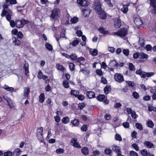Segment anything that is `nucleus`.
Returning <instances> with one entry per match:
<instances>
[{
	"mask_svg": "<svg viewBox=\"0 0 156 156\" xmlns=\"http://www.w3.org/2000/svg\"><path fill=\"white\" fill-rule=\"evenodd\" d=\"M71 145L74 146V147L80 148L81 146L79 144V143L77 142V139L76 138H74L72 139L71 142Z\"/></svg>",
	"mask_w": 156,
	"mask_h": 156,
	"instance_id": "nucleus-12",
	"label": "nucleus"
},
{
	"mask_svg": "<svg viewBox=\"0 0 156 156\" xmlns=\"http://www.w3.org/2000/svg\"><path fill=\"white\" fill-rule=\"evenodd\" d=\"M114 77L115 80L119 83H121L124 81L123 75L120 73H115Z\"/></svg>",
	"mask_w": 156,
	"mask_h": 156,
	"instance_id": "nucleus-6",
	"label": "nucleus"
},
{
	"mask_svg": "<svg viewBox=\"0 0 156 156\" xmlns=\"http://www.w3.org/2000/svg\"><path fill=\"white\" fill-rule=\"evenodd\" d=\"M82 131L83 132L86 131L87 130V127L86 125H83L81 128Z\"/></svg>",
	"mask_w": 156,
	"mask_h": 156,
	"instance_id": "nucleus-63",
	"label": "nucleus"
},
{
	"mask_svg": "<svg viewBox=\"0 0 156 156\" xmlns=\"http://www.w3.org/2000/svg\"><path fill=\"white\" fill-rule=\"evenodd\" d=\"M86 94L87 97L90 99L95 97V93L92 91H88L87 92Z\"/></svg>",
	"mask_w": 156,
	"mask_h": 156,
	"instance_id": "nucleus-19",
	"label": "nucleus"
},
{
	"mask_svg": "<svg viewBox=\"0 0 156 156\" xmlns=\"http://www.w3.org/2000/svg\"><path fill=\"white\" fill-rule=\"evenodd\" d=\"M129 154L130 156H138L137 153L133 151H130Z\"/></svg>",
	"mask_w": 156,
	"mask_h": 156,
	"instance_id": "nucleus-59",
	"label": "nucleus"
},
{
	"mask_svg": "<svg viewBox=\"0 0 156 156\" xmlns=\"http://www.w3.org/2000/svg\"><path fill=\"white\" fill-rule=\"evenodd\" d=\"M77 2L79 5L83 7L87 6L89 4L88 0H77Z\"/></svg>",
	"mask_w": 156,
	"mask_h": 156,
	"instance_id": "nucleus-8",
	"label": "nucleus"
},
{
	"mask_svg": "<svg viewBox=\"0 0 156 156\" xmlns=\"http://www.w3.org/2000/svg\"><path fill=\"white\" fill-rule=\"evenodd\" d=\"M94 8L97 13L98 12L102 10L101 8V4L100 2L98 1L95 2Z\"/></svg>",
	"mask_w": 156,
	"mask_h": 156,
	"instance_id": "nucleus-10",
	"label": "nucleus"
},
{
	"mask_svg": "<svg viewBox=\"0 0 156 156\" xmlns=\"http://www.w3.org/2000/svg\"><path fill=\"white\" fill-rule=\"evenodd\" d=\"M43 75V73L41 70H40L38 73L37 77L39 79H41V77Z\"/></svg>",
	"mask_w": 156,
	"mask_h": 156,
	"instance_id": "nucleus-61",
	"label": "nucleus"
},
{
	"mask_svg": "<svg viewBox=\"0 0 156 156\" xmlns=\"http://www.w3.org/2000/svg\"><path fill=\"white\" fill-rule=\"evenodd\" d=\"M56 152L58 154H63L64 152V150L63 149L58 148L56 150Z\"/></svg>",
	"mask_w": 156,
	"mask_h": 156,
	"instance_id": "nucleus-56",
	"label": "nucleus"
},
{
	"mask_svg": "<svg viewBox=\"0 0 156 156\" xmlns=\"http://www.w3.org/2000/svg\"><path fill=\"white\" fill-rule=\"evenodd\" d=\"M60 14V10L58 8H55L51 12V18L54 20L57 19L59 17Z\"/></svg>",
	"mask_w": 156,
	"mask_h": 156,
	"instance_id": "nucleus-3",
	"label": "nucleus"
},
{
	"mask_svg": "<svg viewBox=\"0 0 156 156\" xmlns=\"http://www.w3.org/2000/svg\"><path fill=\"white\" fill-rule=\"evenodd\" d=\"M83 14L85 16H89L90 12V10L89 9H85L83 10Z\"/></svg>",
	"mask_w": 156,
	"mask_h": 156,
	"instance_id": "nucleus-41",
	"label": "nucleus"
},
{
	"mask_svg": "<svg viewBox=\"0 0 156 156\" xmlns=\"http://www.w3.org/2000/svg\"><path fill=\"white\" fill-rule=\"evenodd\" d=\"M110 86L108 85H106L104 89V92L105 94H108L109 93V91H110Z\"/></svg>",
	"mask_w": 156,
	"mask_h": 156,
	"instance_id": "nucleus-37",
	"label": "nucleus"
},
{
	"mask_svg": "<svg viewBox=\"0 0 156 156\" xmlns=\"http://www.w3.org/2000/svg\"><path fill=\"white\" fill-rule=\"evenodd\" d=\"M4 156H12L13 155L12 152L10 151H8L4 153Z\"/></svg>",
	"mask_w": 156,
	"mask_h": 156,
	"instance_id": "nucleus-54",
	"label": "nucleus"
},
{
	"mask_svg": "<svg viewBox=\"0 0 156 156\" xmlns=\"http://www.w3.org/2000/svg\"><path fill=\"white\" fill-rule=\"evenodd\" d=\"M69 121V119L68 117H63L62 119V122L63 123L66 124Z\"/></svg>",
	"mask_w": 156,
	"mask_h": 156,
	"instance_id": "nucleus-35",
	"label": "nucleus"
},
{
	"mask_svg": "<svg viewBox=\"0 0 156 156\" xmlns=\"http://www.w3.org/2000/svg\"><path fill=\"white\" fill-rule=\"evenodd\" d=\"M151 12L156 15V0H150Z\"/></svg>",
	"mask_w": 156,
	"mask_h": 156,
	"instance_id": "nucleus-7",
	"label": "nucleus"
},
{
	"mask_svg": "<svg viewBox=\"0 0 156 156\" xmlns=\"http://www.w3.org/2000/svg\"><path fill=\"white\" fill-rule=\"evenodd\" d=\"M21 152L20 148H16L12 152L13 155V156H19L21 154Z\"/></svg>",
	"mask_w": 156,
	"mask_h": 156,
	"instance_id": "nucleus-16",
	"label": "nucleus"
},
{
	"mask_svg": "<svg viewBox=\"0 0 156 156\" xmlns=\"http://www.w3.org/2000/svg\"><path fill=\"white\" fill-rule=\"evenodd\" d=\"M43 128L41 127L38 128L37 136L41 142L44 143V140L43 136Z\"/></svg>",
	"mask_w": 156,
	"mask_h": 156,
	"instance_id": "nucleus-4",
	"label": "nucleus"
},
{
	"mask_svg": "<svg viewBox=\"0 0 156 156\" xmlns=\"http://www.w3.org/2000/svg\"><path fill=\"white\" fill-rule=\"evenodd\" d=\"M45 99L44 94L43 93L41 94L39 96V101L41 103H43L44 102Z\"/></svg>",
	"mask_w": 156,
	"mask_h": 156,
	"instance_id": "nucleus-30",
	"label": "nucleus"
},
{
	"mask_svg": "<svg viewBox=\"0 0 156 156\" xmlns=\"http://www.w3.org/2000/svg\"><path fill=\"white\" fill-rule=\"evenodd\" d=\"M78 98V99L79 100H80V101H82L83 99H84L85 97L82 94L80 95H77V97Z\"/></svg>",
	"mask_w": 156,
	"mask_h": 156,
	"instance_id": "nucleus-60",
	"label": "nucleus"
},
{
	"mask_svg": "<svg viewBox=\"0 0 156 156\" xmlns=\"http://www.w3.org/2000/svg\"><path fill=\"white\" fill-rule=\"evenodd\" d=\"M75 65L73 63H70L69 64V67L70 70L73 71L75 69Z\"/></svg>",
	"mask_w": 156,
	"mask_h": 156,
	"instance_id": "nucleus-43",
	"label": "nucleus"
},
{
	"mask_svg": "<svg viewBox=\"0 0 156 156\" xmlns=\"http://www.w3.org/2000/svg\"><path fill=\"white\" fill-rule=\"evenodd\" d=\"M108 50L111 53H113L114 52L115 49L112 47H109L108 48Z\"/></svg>",
	"mask_w": 156,
	"mask_h": 156,
	"instance_id": "nucleus-62",
	"label": "nucleus"
},
{
	"mask_svg": "<svg viewBox=\"0 0 156 156\" xmlns=\"http://www.w3.org/2000/svg\"><path fill=\"white\" fill-rule=\"evenodd\" d=\"M148 57L147 55L143 52L140 53V58L141 59V61L143 62L146 60L148 58Z\"/></svg>",
	"mask_w": 156,
	"mask_h": 156,
	"instance_id": "nucleus-14",
	"label": "nucleus"
},
{
	"mask_svg": "<svg viewBox=\"0 0 156 156\" xmlns=\"http://www.w3.org/2000/svg\"><path fill=\"white\" fill-rule=\"evenodd\" d=\"M69 82L68 81L64 80L62 83L63 86L66 88H68L69 87Z\"/></svg>",
	"mask_w": 156,
	"mask_h": 156,
	"instance_id": "nucleus-47",
	"label": "nucleus"
},
{
	"mask_svg": "<svg viewBox=\"0 0 156 156\" xmlns=\"http://www.w3.org/2000/svg\"><path fill=\"white\" fill-rule=\"evenodd\" d=\"M112 149L114 151H115L117 153L121 152L120 147L116 145H113Z\"/></svg>",
	"mask_w": 156,
	"mask_h": 156,
	"instance_id": "nucleus-26",
	"label": "nucleus"
},
{
	"mask_svg": "<svg viewBox=\"0 0 156 156\" xmlns=\"http://www.w3.org/2000/svg\"><path fill=\"white\" fill-rule=\"evenodd\" d=\"M135 126L137 129L140 130H142L143 128L142 125L139 123H136L135 124Z\"/></svg>",
	"mask_w": 156,
	"mask_h": 156,
	"instance_id": "nucleus-44",
	"label": "nucleus"
},
{
	"mask_svg": "<svg viewBox=\"0 0 156 156\" xmlns=\"http://www.w3.org/2000/svg\"><path fill=\"white\" fill-rule=\"evenodd\" d=\"M6 100L9 107L11 108H13V106L12 101L9 98L7 99Z\"/></svg>",
	"mask_w": 156,
	"mask_h": 156,
	"instance_id": "nucleus-31",
	"label": "nucleus"
},
{
	"mask_svg": "<svg viewBox=\"0 0 156 156\" xmlns=\"http://www.w3.org/2000/svg\"><path fill=\"white\" fill-rule=\"evenodd\" d=\"M147 126L150 128H152L154 126V124L152 121L151 120H149L147 122Z\"/></svg>",
	"mask_w": 156,
	"mask_h": 156,
	"instance_id": "nucleus-33",
	"label": "nucleus"
},
{
	"mask_svg": "<svg viewBox=\"0 0 156 156\" xmlns=\"http://www.w3.org/2000/svg\"><path fill=\"white\" fill-rule=\"evenodd\" d=\"M133 98L136 99H138L139 97V95L138 93L136 91L134 92L132 94Z\"/></svg>",
	"mask_w": 156,
	"mask_h": 156,
	"instance_id": "nucleus-49",
	"label": "nucleus"
},
{
	"mask_svg": "<svg viewBox=\"0 0 156 156\" xmlns=\"http://www.w3.org/2000/svg\"><path fill=\"white\" fill-rule=\"evenodd\" d=\"M12 43L13 44L15 45H19L20 44V41L17 38L15 37H13L12 38Z\"/></svg>",
	"mask_w": 156,
	"mask_h": 156,
	"instance_id": "nucleus-18",
	"label": "nucleus"
},
{
	"mask_svg": "<svg viewBox=\"0 0 156 156\" xmlns=\"http://www.w3.org/2000/svg\"><path fill=\"white\" fill-rule=\"evenodd\" d=\"M79 93V91L76 90H71L70 92L71 95H73L76 98L77 97V95Z\"/></svg>",
	"mask_w": 156,
	"mask_h": 156,
	"instance_id": "nucleus-23",
	"label": "nucleus"
},
{
	"mask_svg": "<svg viewBox=\"0 0 156 156\" xmlns=\"http://www.w3.org/2000/svg\"><path fill=\"white\" fill-rule=\"evenodd\" d=\"M144 144L146 145L148 148H153L154 145L153 144L149 141H145L144 143Z\"/></svg>",
	"mask_w": 156,
	"mask_h": 156,
	"instance_id": "nucleus-24",
	"label": "nucleus"
},
{
	"mask_svg": "<svg viewBox=\"0 0 156 156\" xmlns=\"http://www.w3.org/2000/svg\"><path fill=\"white\" fill-rule=\"evenodd\" d=\"M140 152L141 154L143 156H147L149 154V153H148L146 149H144L140 151Z\"/></svg>",
	"mask_w": 156,
	"mask_h": 156,
	"instance_id": "nucleus-40",
	"label": "nucleus"
},
{
	"mask_svg": "<svg viewBox=\"0 0 156 156\" xmlns=\"http://www.w3.org/2000/svg\"><path fill=\"white\" fill-rule=\"evenodd\" d=\"M144 72H142L140 69L137 70L136 71V74L140 75L141 77L142 78L144 77L143 74H144Z\"/></svg>",
	"mask_w": 156,
	"mask_h": 156,
	"instance_id": "nucleus-39",
	"label": "nucleus"
},
{
	"mask_svg": "<svg viewBox=\"0 0 156 156\" xmlns=\"http://www.w3.org/2000/svg\"><path fill=\"white\" fill-rule=\"evenodd\" d=\"M115 138L117 140H118L119 141L122 140V138L121 136L118 134L115 135Z\"/></svg>",
	"mask_w": 156,
	"mask_h": 156,
	"instance_id": "nucleus-53",
	"label": "nucleus"
},
{
	"mask_svg": "<svg viewBox=\"0 0 156 156\" xmlns=\"http://www.w3.org/2000/svg\"><path fill=\"white\" fill-rule=\"evenodd\" d=\"M82 73L84 75H87L89 74V71L86 69H83L81 70Z\"/></svg>",
	"mask_w": 156,
	"mask_h": 156,
	"instance_id": "nucleus-50",
	"label": "nucleus"
},
{
	"mask_svg": "<svg viewBox=\"0 0 156 156\" xmlns=\"http://www.w3.org/2000/svg\"><path fill=\"white\" fill-rule=\"evenodd\" d=\"M90 54L93 56H96L98 54V51L96 49H94L92 51L91 50L90 52Z\"/></svg>",
	"mask_w": 156,
	"mask_h": 156,
	"instance_id": "nucleus-45",
	"label": "nucleus"
},
{
	"mask_svg": "<svg viewBox=\"0 0 156 156\" xmlns=\"http://www.w3.org/2000/svg\"><path fill=\"white\" fill-rule=\"evenodd\" d=\"M100 152L98 150H95L93 151V154L94 156H99Z\"/></svg>",
	"mask_w": 156,
	"mask_h": 156,
	"instance_id": "nucleus-64",
	"label": "nucleus"
},
{
	"mask_svg": "<svg viewBox=\"0 0 156 156\" xmlns=\"http://www.w3.org/2000/svg\"><path fill=\"white\" fill-rule=\"evenodd\" d=\"M99 15L100 18L102 19H105L106 18L107 15L105 12L102 11V10L97 13Z\"/></svg>",
	"mask_w": 156,
	"mask_h": 156,
	"instance_id": "nucleus-17",
	"label": "nucleus"
},
{
	"mask_svg": "<svg viewBox=\"0 0 156 156\" xmlns=\"http://www.w3.org/2000/svg\"><path fill=\"white\" fill-rule=\"evenodd\" d=\"M46 104L49 107H51L53 105V103L51 101V99L50 98H49L46 101Z\"/></svg>",
	"mask_w": 156,
	"mask_h": 156,
	"instance_id": "nucleus-42",
	"label": "nucleus"
},
{
	"mask_svg": "<svg viewBox=\"0 0 156 156\" xmlns=\"http://www.w3.org/2000/svg\"><path fill=\"white\" fill-rule=\"evenodd\" d=\"M105 152L106 154L111 156L112 155V151L109 148H106L105 150Z\"/></svg>",
	"mask_w": 156,
	"mask_h": 156,
	"instance_id": "nucleus-36",
	"label": "nucleus"
},
{
	"mask_svg": "<svg viewBox=\"0 0 156 156\" xmlns=\"http://www.w3.org/2000/svg\"><path fill=\"white\" fill-rule=\"evenodd\" d=\"M56 67L57 69L61 71H63L65 69L62 65H60V64H57L56 65Z\"/></svg>",
	"mask_w": 156,
	"mask_h": 156,
	"instance_id": "nucleus-32",
	"label": "nucleus"
},
{
	"mask_svg": "<svg viewBox=\"0 0 156 156\" xmlns=\"http://www.w3.org/2000/svg\"><path fill=\"white\" fill-rule=\"evenodd\" d=\"M134 22L135 25L138 27H141L143 25V22L139 17L134 19Z\"/></svg>",
	"mask_w": 156,
	"mask_h": 156,
	"instance_id": "nucleus-11",
	"label": "nucleus"
},
{
	"mask_svg": "<svg viewBox=\"0 0 156 156\" xmlns=\"http://www.w3.org/2000/svg\"><path fill=\"white\" fill-rule=\"evenodd\" d=\"M105 96L104 95H100L97 98V99L100 101H102L105 98Z\"/></svg>",
	"mask_w": 156,
	"mask_h": 156,
	"instance_id": "nucleus-38",
	"label": "nucleus"
},
{
	"mask_svg": "<svg viewBox=\"0 0 156 156\" xmlns=\"http://www.w3.org/2000/svg\"><path fill=\"white\" fill-rule=\"evenodd\" d=\"M132 146L133 147L135 150L136 151H138L139 150V147L135 143L133 144H132Z\"/></svg>",
	"mask_w": 156,
	"mask_h": 156,
	"instance_id": "nucleus-58",
	"label": "nucleus"
},
{
	"mask_svg": "<svg viewBox=\"0 0 156 156\" xmlns=\"http://www.w3.org/2000/svg\"><path fill=\"white\" fill-rule=\"evenodd\" d=\"M139 43L141 47H144V39L140 38L139 41Z\"/></svg>",
	"mask_w": 156,
	"mask_h": 156,
	"instance_id": "nucleus-48",
	"label": "nucleus"
},
{
	"mask_svg": "<svg viewBox=\"0 0 156 156\" xmlns=\"http://www.w3.org/2000/svg\"><path fill=\"white\" fill-rule=\"evenodd\" d=\"M79 43V41L78 39H76V40H73L72 42H70V45H72L73 47L75 46L78 44Z\"/></svg>",
	"mask_w": 156,
	"mask_h": 156,
	"instance_id": "nucleus-28",
	"label": "nucleus"
},
{
	"mask_svg": "<svg viewBox=\"0 0 156 156\" xmlns=\"http://www.w3.org/2000/svg\"><path fill=\"white\" fill-rule=\"evenodd\" d=\"M71 123L74 126H78L79 124V122L78 119H75L71 121Z\"/></svg>",
	"mask_w": 156,
	"mask_h": 156,
	"instance_id": "nucleus-25",
	"label": "nucleus"
},
{
	"mask_svg": "<svg viewBox=\"0 0 156 156\" xmlns=\"http://www.w3.org/2000/svg\"><path fill=\"white\" fill-rule=\"evenodd\" d=\"M98 30L101 33L103 34H107L108 32V30H106L104 28L102 27H100L98 28Z\"/></svg>",
	"mask_w": 156,
	"mask_h": 156,
	"instance_id": "nucleus-22",
	"label": "nucleus"
},
{
	"mask_svg": "<svg viewBox=\"0 0 156 156\" xmlns=\"http://www.w3.org/2000/svg\"><path fill=\"white\" fill-rule=\"evenodd\" d=\"M129 69L131 71H134L135 70V67L131 63H130L129 64Z\"/></svg>",
	"mask_w": 156,
	"mask_h": 156,
	"instance_id": "nucleus-55",
	"label": "nucleus"
},
{
	"mask_svg": "<svg viewBox=\"0 0 156 156\" xmlns=\"http://www.w3.org/2000/svg\"><path fill=\"white\" fill-rule=\"evenodd\" d=\"M3 9L1 14L2 17L5 16L7 20L9 22L11 26L13 27L16 25L15 22L12 20H10L11 16L12 15V11L8 8V5L4 4L3 6Z\"/></svg>",
	"mask_w": 156,
	"mask_h": 156,
	"instance_id": "nucleus-1",
	"label": "nucleus"
},
{
	"mask_svg": "<svg viewBox=\"0 0 156 156\" xmlns=\"http://www.w3.org/2000/svg\"><path fill=\"white\" fill-rule=\"evenodd\" d=\"M77 56L75 53H72L70 55V59L72 60H75L77 59Z\"/></svg>",
	"mask_w": 156,
	"mask_h": 156,
	"instance_id": "nucleus-46",
	"label": "nucleus"
},
{
	"mask_svg": "<svg viewBox=\"0 0 156 156\" xmlns=\"http://www.w3.org/2000/svg\"><path fill=\"white\" fill-rule=\"evenodd\" d=\"M114 25L116 28H119L122 25L120 20L119 18H115L114 19Z\"/></svg>",
	"mask_w": 156,
	"mask_h": 156,
	"instance_id": "nucleus-9",
	"label": "nucleus"
},
{
	"mask_svg": "<svg viewBox=\"0 0 156 156\" xmlns=\"http://www.w3.org/2000/svg\"><path fill=\"white\" fill-rule=\"evenodd\" d=\"M109 65L110 67H117L118 66V64L115 60L111 61Z\"/></svg>",
	"mask_w": 156,
	"mask_h": 156,
	"instance_id": "nucleus-21",
	"label": "nucleus"
},
{
	"mask_svg": "<svg viewBox=\"0 0 156 156\" xmlns=\"http://www.w3.org/2000/svg\"><path fill=\"white\" fill-rule=\"evenodd\" d=\"M86 106L85 104L83 103H79L78 107L80 110H82Z\"/></svg>",
	"mask_w": 156,
	"mask_h": 156,
	"instance_id": "nucleus-57",
	"label": "nucleus"
},
{
	"mask_svg": "<svg viewBox=\"0 0 156 156\" xmlns=\"http://www.w3.org/2000/svg\"><path fill=\"white\" fill-rule=\"evenodd\" d=\"M3 88L9 91H11L14 90L13 88L9 87L8 85L6 84L4 85L3 86Z\"/></svg>",
	"mask_w": 156,
	"mask_h": 156,
	"instance_id": "nucleus-27",
	"label": "nucleus"
},
{
	"mask_svg": "<svg viewBox=\"0 0 156 156\" xmlns=\"http://www.w3.org/2000/svg\"><path fill=\"white\" fill-rule=\"evenodd\" d=\"M128 5H123V7L121 9V10L123 13H126L127 12L128 10Z\"/></svg>",
	"mask_w": 156,
	"mask_h": 156,
	"instance_id": "nucleus-34",
	"label": "nucleus"
},
{
	"mask_svg": "<svg viewBox=\"0 0 156 156\" xmlns=\"http://www.w3.org/2000/svg\"><path fill=\"white\" fill-rule=\"evenodd\" d=\"M29 23L28 21L24 20H18L16 21V27L18 28L22 27L23 25Z\"/></svg>",
	"mask_w": 156,
	"mask_h": 156,
	"instance_id": "nucleus-5",
	"label": "nucleus"
},
{
	"mask_svg": "<svg viewBox=\"0 0 156 156\" xmlns=\"http://www.w3.org/2000/svg\"><path fill=\"white\" fill-rule=\"evenodd\" d=\"M46 48L48 50L51 51L52 49V46L49 43H47L45 45Z\"/></svg>",
	"mask_w": 156,
	"mask_h": 156,
	"instance_id": "nucleus-52",
	"label": "nucleus"
},
{
	"mask_svg": "<svg viewBox=\"0 0 156 156\" xmlns=\"http://www.w3.org/2000/svg\"><path fill=\"white\" fill-rule=\"evenodd\" d=\"M23 68L25 70V75L27 78L29 76V65L27 63H25L23 66Z\"/></svg>",
	"mask_w": 156,
	"mask_h": 156,
	"instance_id": "nucleus-15",
	"label": "nucleus"
},
{
	"mask_svg": "<svg viewBox=\"0 0 156 156\" xmlns=\"http://www.w3.org/2000/svg\"><path fill=\"white\" fill-rule=\"evenodd\" d=\"M30 89L29 87H25L23 88V96L25 98H28Z\"/></svg>",
	"mask_w": 156,
	"mask_h": 156,
	"instance_id": "nucleus-13",
	"label": "nucleus"
},
{
	"mask_svg": "<svg viewBox=\"0 0 156 156\" xmlns=\"http://www.w3.org/2000/svg\"><path fill=\"white\" fill-rule=\"evenodd\" d=\"M143 74V76H144L143 78H146L147 77H149L152 76L154 74V73L153 72L148 73L145 72Z\"/></svg>",
	"mask_w": 156,
	"mask_h": 156,
	"instance_id": "nucleus-20",
	"label": "nucleus"
},
{
	"mask_svg": "<svg viewBox=\"0 0 156 156\" xmlns=\"http://www.w3.org/2000/svg\"><path fill=\"white\" fill-rule=\"evenodd\" d=\"M128 30L126 28H123L120 29L117 32H113L112 35L113 36L118 35L120 37H124L128 34Z\"/></svg>",
	"mask_w": 156,
	"mask_h": 156,
	"instance_id": "nucleus-2",
	"label": "nucleus"
},
{
	"mask_svg": "<svg viewBox=\"0 0 156 156\" xmlns=\"http://www.w3.org/2000/svg\"><path fill=\"white\" fill-rule=\"evenodd\" d=\"M71 22L73 23H77L78 21V19L76 17H74L71 19Z\"/></svg>",
	"mask_w": 156,
	"mask_h": 156,
	"instance_id": "nucleus-51",
	"label": "nucleus"
},
{
	"mask_svg": "<svg viewBox=\"0 0 156 156\" xmlns=\"http://www.w3.org/2000/svg\"><path fill=\"white\" fill-rule=\"evenodd\" d=\"M81 152L83 154L87 155L89 153L88 149L87 147H83L81 150Z\"/></svg>",
	"mask_w": 156,
	"mask_h": 156,
	"instance_id": "nucleus-29",
	"label": "nucleus"
}]
</instances>
